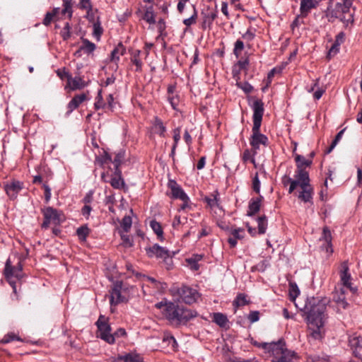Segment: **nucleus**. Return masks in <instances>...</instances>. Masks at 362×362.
<instances>
[{"label":"nucleus","instance_id":"nucleus-1","mask_svg":"<svg viewBox=\"0 0 362 362\" xmlns=\"http://www.w3.org/2000/svg\"><path fill=\"white\" fill-rule=\"evenodd\" d=\"M328 300L325 298L317 300L312 298L306 302L304 310L307 314V320L310 335L317 339L322 337L321 328L323 327L326 320V305Z\"/></svg>","mask_w":362,"mask_h":362},{"label":"nucleus","instance_id":"nucleus-2","mask_svg":"<svg viewBox=\"0 0 362 362\" xmlns=\"http://www.w3.org/2000/svg\"><path fill=\"white\" fill-rule=\"evenodd\" d=\"M160 309H162L163 317L170 325L175 327L187 325L189 321L198 315L196 310L180 306L175 303L168 301L165 298L160 301Z\"/></svg>","mask_w":362,"mask_h":362},{"label":"nucleus","instance_id":"nucleus-3","mask_svg":"<svg viewBox=\"0 0 362 362\" xmlns=\"http://www.w3.org/2000/svg\"><path fill=\"white\" fill-rule=\"evenodd\" d=\"M354 0H329L327 8L323 11L325 18L329 23L337 20L345 27L354 23V13L351 11Z\"/></svg>","mask_w":362,"mask_h":362},{"label":"nucleus","instance_id":"nucleus-4","mask_svg":"<svg viewBox=\"0 0 362 362\" xmlns=\"http://www.w3.org/2000/svg\"><path fill=\"white\" fill-rule=\"evenodd\" d=\"M252 109L253 110V127L250 144L252 149L255 150V153H257V150L259 148L260 144L267 146L268 141V138L264 134L260 133V127L264 112V103L262 100H255L252 105Z\"/></svg>","mask_w":362,"mask_h":362},{"label":"nucleus","instance_id":"nucleus-5","mask_svg":"<svg viewBox=\"0 0 362 362\" xmlns=\"http://www.w3.org/2000/svg\"><path fill=\"white\" fill-rule=\"evenodd\" d=\"M262 347L270 353L272 362H299L297 354L287 349L285 342L282 340L273 343H264Z\"/></svg>","mask_w":362,"mask_h":362},{"label":"nucleus","instance_id":"nucleus-6","mask_svg":"<svg viewBox=\"0 0 362 362\" xmlns=\"http://www.w3.org/2000/svg\"><path fill=\"white\" fill-rule=\"evenodd\" d=\"M44 221L41 225L42 229H47L50 224L59 226L64 220L63 214L52 206H47L42 210Z\"/></svg>","mask_w":362,"mask_h":362},{"label":"nucleus","instance_id":"nucleus-7","mask_svg":"<svg viewBox=\"0 0 362 362\" xmlns=\"http://www.w3.org/2000/svg\"><path fill=\"white\" fill-rule=\"evenodd\" d=\"M22 270L23 265H20V269H17V267L12 266L10 258L7 259L4 269V276L8 283L12 287L13 292L15 294L17 293V289L16 281L14 280V278L18 281L21 280L23 277Z\"/></svg>","mask_w":362,"mask_h":362},{"label":"nucleus","instance_id":"nucleus-8","mask_svg":"<svg viewBox=\"0 0 362 362\" xmlns=\"http://www.w3.org/2000/svg\"><path fill=\"white\" fill-rule=\"evenodd\" d=\"M98 327V337L109 344L115 343V337L111 334V327L107 323V319L100 315L96 322Z\"/></svg>","mask_w":362,"mask_h":362},{"label":"nucleus","instance_id":"nucleus-9","mask_svg":"<svg viewBox=\"0 0 362 362\" xmlns=\"http://www.w3.org/2000/svg\"><path fill=\"white\" fill-rule=\"evenodd\" d=\"M179 300L186 304L195 303L199 298V293L194 288L187 286H182L177 289Z\"/></svg>","mask_w":362,"mask_h":362},{"label":"nucleus","instance_id":"nucleus-10","mask_svg":"<svg viewBox=\"0 0 362 362\" xmlns=\"http://www.w3.org/2000/svg\"><path fill=\"white\" fill-rule=\"evenodd\" d=\"M4 189L9 199L15 200L18 193L23 189V182L11 180L4 183Z\"/></svg>","mask_w":362,"mask_h":362},{"label":"nucleus","instance_id":"nucleus-11","mask_svg":"<svg viewBox=\"0 0 362 362\" xmlns=\"http://www.w3.org/2000/svg\"><path fill=\"white\" fill-rule=\"evenodd\" d=\"M348 262L344 261L341 262L339 267L340 279L342 282L344 288L349 289L352 293H356L357 291L356 287H353L351 283V274L349 273Z\"/></svg>","mask_w":362,"mask_h":362},{"label":"nucleus","instance_id":"nucleus-12","mask_svg":"<svg viewBox=\"0 0 362 362\" xmlns=\"http://www.w3.org/2000/svg\"><path fill=\"white\" fill-rule=\"evenodd\" d=\"M162 351L166 354L175 352L177 349V343L175 337L169 332H165L162 337Z\"/></svg>","mask_w":362,"mask_h":362},{"label":"nucleus","instance_id":"nucleus-13","mask_svg":"<svg viewBox=\"0 0 362 362\" xmlns=\"http://www.w3.org/2000/svg\"><path fill=\"white\" fill-rule=\"evenodd\" d=\"M121 170L119 169L114 170L110 176L102 174V180L105 182H110L111 186L115 189H121L124 187V182L121 176Z\"/></svg>","mask_w":362,"mask_h":362},{"label":"nucleus","instance_id":"nucleus-14","mask_svg":"<svg viewBox=\"0 0 362 362\" xmlns=\"http://www.w3.org/2000/svg\"><path fill=\"white\" fill-rule=\"evenodd\" d=\"M202 22L201 24V28L203 30H211L213 24V21L217 18L218 16V11L217 8L214 11L211 10L209 8H208L206 11H203L201 13Z\"/></svg>","mask_w":362,"mask_h":362},{"label":"nucleus","instance_id":"nucleus-15","mask_svg":"<svg viewBox=\"0 0 362 362\" xmlns=\"http://www.w3.org/2000/svg\"><path fill=\"white\" fill-rule=\"evenodd\" d=\"M122 287V283L121 281H117L114 284L110 293V301L111 305H116L125 300V298L121 294Z\"/></svg>","mask_w":362,"mask_h":362},{"label":"nucleus","instance_id":"nucleus-16","mask_svg":"<svg viewBox=\"0 0 362 362\" xmlns=\"http://www.w3.org/2000/svg\"><path fill=\"white\" fill-rule=\"evenodd\" d=\"M348 289L345 288H335L332 293V300L335 302L339 308L346 309L349 303L346 300V293Z\"/></svg>","mask_w":362,"mask_h":362},{"label":"nucleus","instance_id":"nucleus-17","mask_svg":"<svg viewBox=\"0 0 362 362\" xmlns=\"http://www.w3.org/2000/svg\"><path fill=\"white\" fill-rule=\"evenodd\" d=\"M143 357L136 353L130 352L124 355H119L117 357L110 358V362H143Z\"/></svg>","mask_w":362,"mask_h":362},{"label":"nucleus","instance_id":"nucleus-18","mask_svg":"<svg viewBox=\"0 0 362 362\" xmlns=\"http://www.w3.org/2000/svg\"><path fill=\"white\" fill-rule=\"evenodd\" d=\"M177 252H170L165 247H162L160 246V259H163V263L165 266V268L167 270H171L173 268V257Z\"/></svg>","mask_w":362,"mask_h":362},{"label":"nucleus","instance_id":"nucleus-19","mask_svg":"<svg viewBox=\"0 0 362 362\" xmlns=\"http://www.w3.org/2000/svg\"><path fill=\"white\" fill-rule=\"evenodd\" d=\"M294 177L293 181L297 182L300 187L310 185L309 173L305 169L300 166L298 168H296Z\"/></svg>","mask_w":362,"mask_h":362},{"label":"nucleus","instance_id":"nucleus-20","mask_svg":"<svg viewBox=\"0 0 362 362\" xmlns=\"http://www.w3.org/2000/svg\"><path fill=\"white\" fill-rule=\"evenodd\" d=\"M168 187L170 191L171 197L173 199H180L187 195L182 189V188L174 180L169 179L168 182Z\"/></svg>","mask_w":362,"mask_h":362},{"label":"nucleus","instance_id":"nucleus-21","mask_svg":"<svg viewBox=\"0 0 362 362\" xmlns=\"http://www.w3.org/2000/svg\"><path fill=\"white\" fill-rule=\"evenodd\" d=\"M168 187L170 191L171 197L173 199H180L187 195L182 189V188L174 180L169 179L168 182Z\"/></svg>","mask_w":362,"mask_h":362},{"label":"nucleus","instance_id":"nucleus-22","mask_svg":"<svg viewBox=\"0 0 362 362\" xmlns=\"http://www.w3.org/2000/svg\"><path fill=\"white\" fill-rule=\"evenodd\" d=\"M67 80V85L71 90H81L87 86V83L81 77H72L68 72H64Z\"/></svg>","mask_w":362,"mask_h":362},{"label":"nucleus","instance_id":"nucleus-23","mask_svg":"<svg viewBox=\"0 0 362 362\" xmlns=\"http://www.w3.org/2000/svg\"><path fill=\"white\" fill-rule=\"evenodd\" d=\"M301 191L300 192L298 197L303 202H309L313 204V196L314 194L313 187L310 185H305L300 187Z\"/></svg>","mask_w":362,"mask_h":362},{"label":"nucleus","instance_id":"nucleus-24","mask_svg":"<svg viewBox=\"0 0 362 362\" xmlns=\"http://www.w3.org/2000/svg\"><path fill=\"white\" fill-rule=\"evenodd\" d=\"M264 197L259 195L256 198H252L250 199L248 206V211L247 213V216H252L259 211L261 203Z\"/></svg>","mask_w":362,"mask_h":362},{"label":"nucleus","instance_id":"nucleus-25","mask_svg":"<svg viewBox=\"0 0 362 362\" xmlns=\"http://www.w3.org/2000/svg\"><path fill=\"white\" fill-rule=\"evenodd\" d=\"M321 239L324 240V243L321 246L322 248L325 249L327 253L332 254L333 252L332 248V235L327 227H324Z\"/></svg>","mask_w":362,"mask_h":362},{"label":"nucleus","instance_id":"nucleus-26","mask_svg":"<svg viewBox=\"0 0 362 362\" xmlns=\"http://www.w3.org/2000/svg\"><path fill=\"white\" fill-rule=\"evenodd\" d=\"M317 4L316 0H301L300 13L303 16H308L311 9L316 8Z\"/></svg>","mask_w":362,"mask_h":362},{"label":"nucleus","instance_id":"nucleus-27","mask_svg":"<svg viewBox=\"0 0 362 362\" xmlns=\"http://www.w3.org/2000/svg\"><path fill=\"white\" fill-rule=\"evenodd\" d=\"M125 53L126 48L122 43H119L111 52L110 61L115 64L116 68L118 67V62L119 61L120 57L123 56Z\"/></svg>","mask_w":362,"mask_h":362},{"label":"nucleus","instance_id":"nucleus-28","mask_svg":"<svg viewBox=\"0 0 362 362\" xmlns=\"http://www.w3.org/2000/svg\"><path fill=\"white\" fill-rule=\"evenodd\" d=\"M87 100V95L81 93L76 95L69 103L67 105L68 112H71L74 110L76 109L83 101Z\"/></svg>","mask_w":362,"mask_h":362},{"label":"nucleus","instance_id":"nucleus-29","mask_svg":"<svg viewBox=\"0 0 362 362\" xmlns=\"http://www.w3.org/2000/svg\"><path fill=\"white\" fill-rule=\"evenodd\" d=\"M60 13V8H54L52 11H47L42 20V24L45 26H49L52 22L58 18Z\"/></svg>","mask_w":362,"mask_h":362},{"label":"nucleus","instance_id":"nucleus-30","mask_svg":"<svg viewBox=\"0 0 362 362\" xmlns=\"http://www.w3.org/2000/svg\"><path fill=\"white\" fill-rule=\"evenodd\" d=\"M158 5L156 4L154 5H150L146 6L144 19L149 24H155L156 23V12L154 7L157 8Z\"/></svg>","mask_w":362,"mask_h":362},{"label":"nucleus","instance_id":"nucleus-31","mask_svg":"<svg viewBox=\"0 0 362 362\" xmlns=\"http://www.w3.org/2000/svg\"><path fill=\"white\" fill-rule=\"evenodd\" d=\"M86 11V14L85 18L91 23H96L97 21H100V16L98 15V9L96 8H93V6L84 9Z\"/></svg>","mask_w":362,"mask_h":362},{"label":"nucleus","instance_id":"nucleus-32","mask_svg":"<svg viewBox=\"0 0 362 362\" xmlns=\"http://www.w3.org/2000/svg\"><path fill=\"white\" fill-rule=\"evenodd\" d=\"M131 62L136 66V71H140L141 70L142 61L140 50L135 49L132 51L131 54Z\"/></svg>","mask_w":362,"mask_h":362},{"label":"nucleus","instance_id":"nucleus-33","mask_svg":"<svg viewBox=\"0 0 362 362\" xmlns=\"http://www.w3.org/2000/svg\"><path fill=\"white\" fill-rule=\"evenodd\" d=\"M213 322L216 323L221 327H226L228 323V320L223 313H215L213 315Z\"/></svg>","mask_w":362,"mask_h":362},{"label":"nucleus","instance_id":"nucleus-34","mask_svg":"<svg viewBox=\"0 0 362 362\" xmlns=\"http://www.w3.org/2000/svg\"><path fill=\"white\" fill-rule=\"evenodd\" d=\"M218 192L215 191L209 197H205L204 201L207 204L210 208L218 207Z\"/></svg>","mask_w":362,"mask_h":362},{"label":"nucleus","instance_id":"nucleus-35","mask_svg":"<svg viewBox=\"0 0 362 362\" xmlns=\"http://www.w3.org/2000/svg\"><path fill=\"white\" fill-rule=\"evenodd\" d=\"M96 48L95 45L89 41L88 39H82V45L80 47V50L86 54L92 53Z\"/></svg>","mask_w":362,"mask_h":362},{"label":"nucleus","instance_id":"nucleus-36","mask_svg":"<svg viewBox=\"0 0 362 362\" xmlns=\"http://www.w3.org/2000/svg\"><path fill=\"white\" fill-rule=\"evenodd\" d=\"M72 0H63V9L60 11L62 15L68 14V18H71L73 14Z\"/></svg>","mask_w":362,"mask_h":362},{"label":"nucleus","instance_id":"nucleus-37","mask_svg":"<svg viewBox=\"0 0 362 362\" xmlns=\"http://www.w3.org/2000/svg\"><path fill=\"white\" fill-rule=\"evenodd\" d=\"M295 160L296 162L297 168H298V166H300L303 169H305L306 167L310 166L313 163L311 159H306L300 155H296L295 157Z\"/></svg>","mask_w":362,"mask_h":362},{"label":"nucleus","instance_id":"nucleus-38","mask_svg":"<svg viewBox=\"0 0 362 362\" xmlns=\"http://www.w3.org/2000/svg\"><path fill=\"white\" fill-rule=\"evenodd\" d=\"M125 158V151L123 150H119L117 153H115V156L114 158V160L112 161L115 165V169H119L120 165L122 163Z\"/></svg>","mask_w":362,"mask_h":362},{"label":"nucleus","instance_id":"nucleus-39","mask_svg":"<svg viewBox=\"0 0 362 362\" xmlns=\"http://www.w3.org/2000/svg\"><path fill=\"white\" fill-rule=\"evenodd\" d=\"M90 230L88 228L87 225H83L77 228L76 234L81 241H85L90 234Z\"/></svg>","mask_w":362,"mask_h":362},{"label":"nucleus","instance_id":"nucleus-40","mask_svg":"<svg viewBox=\"0 0 362 362\" xmlns=\"http://www.w3.org/2000/svg\"><path fill=\"white\" fill-rule=\"evenodd\" d=\"M175 88H176V86H175V84L174 83V84H170L168 86V89H167L168 100L174 108H175V105H176V102L175 101Z\"/></svg>","mask_w":362,"mask_h":362},{"label":"nucleus","instance_id":"nucleus-41","mask_svg":"<svg viewBox=\"0 0 362 362\" xmlns=\"http://www.w3.org/2000/svg\"><path fill=\"white\" fill-rule=\"evenodd\" d=\"M96 161L101 165H108L112 163L111 156L106 151H103V154L96 157Z\"/></svg>","mask_w":362,"mask_h":362},{"label":"nucleus","instance_id":"nucleus-42","mask_svg":"<svg viewBox=\"0 0 362 362\" xmlns=\"http://www.w3.org/2000/svg\"><path fill=\"white\" fill-rule=\"evenodd\" d=\"M13 341H23L22 339L14 332H9L4 335V337L0 340V343L8 344Z\"/></svg>","mask_w":362,"mask_h":362},{"label":"nucleus","instance_id":"nucleus-43","mask_svg":"<svg viewBox=\"0 0 362 362\" xmlns=\"http://www.w3.org/2000/svg\"><path fill=\"white\" fill-rule=\"evenodd\" d=\"M245 48V45L243 40L240 39H238L235 44H234V48H233V54L235 56V57L238 59L240 57L243 50Z\"/></svg>","mask_w":362,"mask_h":362},{"label":"nucleus","instance_id":"nucleus-44","mask_svg":"<svg viewBox=\"0 0 362 362\" xmlns=\"http://www.w3.org/2000/svg\"><path fill=\"white\" fill-rule=\"evenodd\" d=\"M258 223V233L259 234H264L266 232L267 227V219L266 216L263 215L257 218Z\"/></svg>","mask_w":362,"mask_h":362},{"label":"nucleus","instance_id":"nucleus-45","mask_svg":"<svg viewBox=\"0 0 362 362\" xmlns=\"http://www.w3.org/2000/svg\"><path fill=\"white\" fill-rule=\"evenodd\" d=\"M202 258V255H196L193 258H189L187 259V262L192 270L197 271L199 269V265L198 262L201 260Z\"/></svg>","mask_w":362,"mask_h":362},{"label":"nucleus","instance_id":"nucleus-46","mask_svg":"<svg viewBox=\"0 0 362 362\" xmlns=\"http://www.w3.org/2000/svg\"><path fill=\"white\" fill-rule=\"evenodd\" d=\"M256 153H255V150H249L245 149L243 153V161L244 163H247L248 161L255 163V158L254 156Z\"/></svg>","mask_w":362,"mask_h":362},{"label":"nucleus","instance_id":"nucleus-47","mask_svg":"<svg viewBox=\"0 0 362 362\" xmlns=\"http://www.w3.org/2000/svg\"><path fill=\"white\" fill-rule=\"evenodd\" d=\"M92 24H93V35L95 37H96L98 40H99L103 33V28L101 26V22L100 21H97L96 23H94Z\"/></svg>","mask_w":362,"mask_h":362},{"label":"nucleus","instance_id":"nucleus-48","mask_svg":"<svg viewBox=\"0 0 362 362\" xmlns=\"http://www.w3.org/2000/svg\"><path fill=\"white\" fill-rule=\"evenodd\" d=\"M132 218L129 216H125L121 222V227L124 232L127 233L132 227Z\"/></svg>","mask_w":362,"mask_h":362},{"label":"nucleus","instance_id":"nucleus-49","mask_svg":"<svg viewBox=\"0 0 362 362\" xmlns=\"http://www.w3.org/2000/svg\"><path fill=\"white\" fill-rule=\"evenodd\" d=\"M71 27L69 23H66L64 28L60 32V35L62 37V39L66 41L69 40L71 37Z\"/></svg>","mask_w":362,"mask_h":362},{"label":"nucleus","instance_id":"nucleus-50","mask_svg":"<svg viewBox=\"0 0 362 362\" xmlns=\"http://www.w3.org/2000/svg\"><path fill=\"white\" fill-rule=\"evenodd\" d=\"M300 294V291L295 283H289V296L291 300H294Z\"/></svg>","mask_w":362,"mask_h":362},{"label":"nucleus","instance_id":"nucleus-51","mask_svg":"<svg viewBox=\"0 0 362 362\" xmlns=\"http://www.w3.org/2000/svg\"><path fill=\"white\" fill-rule=\"evenodd\" d=\"M180 200L182 201L183 203L180 206L179 211H187L192 209V202L187 195L180 199Z\"/></svg>","mask_w":362,"mask_h":362},{"label":"nucleus","instance_id":"nucleus-52","mask_svg":"<svg viewBox=\"0 0 362 362\" xmlns=\"http://www.w3.org/2000/svg\"><path fill=\"white\" fill-rule=\"evenodd\" d=\"M193 14L190 18H186L183 21V23L187 26L189 27L190 25L194 24L197 21V11L195 7L193 6Z\"/></svg>","mask_w":362,"mask_h":362},{"label":"nucleus","instance_id":"nucleus-53","mask_svg":"<svg viewBox=\"0 0 362 362\" xmlns=\"http://www.w3.org/2000/svg\"><path fill=\"white\" fill-rule=\"evenodd\" d=\"M305 17L306 16H303L301 13H300V14L296 17L295 20L291 23V29L294 30L296 28H298L301 24H304L303 18Z\"/></svg>","mask_w":362,"mask_h":362},{"label":"nucleus","instance_id":"nucleus-54","mask_svg":"<svg viewBox=\"0 0 362 362\" xmlns=\"http://www.w3.org/2000/svg\"><path fill=\"white\" fill-rule=\"evenodd\" d=\"M238 86L245 93H250L253 90V87L248 82H240L237 83Z\"/></svg>","mask_w":362,"mask_h":362},{"label":"nucleus","instance_id":"nucleus-55","mask_svg":"<svg viewBox=\"0 0 362 362\" xmlns=\"http://www.w3.org/2000/svg\"><path fill=\"white\" fill-rule=\"evenodd\" d=\"M146 252L148 257H158V244L156 243L153 247H150L146 249Z\"/></svg>","mask_w":362,"mask_h":362},{"label":"nucleus","instance_id":"nucleus-56","mask_svg":"<svg viewBox=\"0 0 362 362\" xmlns=\"http://www.w3.org/2000/svg\"><path fill=\"white\" fill-rule=\"evenodd\" d=\"M252 189L257 193L259 194L260 192V181L259 180L258 173H256L252 179Z\"/></svg>","mask_w":362,"mask_h":362},{"label":"nucleus","instance_id":"nucleus-57","mask_svg":"<svg viewBox=\"0 0 362 362\" xmlns=\"http://www.w3.org/2000/svg\"><path fill=\"white\" fill-rule=\"evenodd\" d=\"M308 362H329L328 359L318 355H310L307 358Z\"/></svg>","mask_w":362,"mask_h":362},{"label":"nucleus","instance_id":"nucleus-58","mask_svg":"<svg viewBox=\"0 0 362 362\" xmlns=\"http://www.w3.org/2000/svg\"><path fill=\"white\" fill-rule=\"evenodd\" d=\"M247 303V301L246 300V297L243 294H239L236 297L234 304H235L238 307L239 306H243Z\"/></svg>","mask_w":362,"mask_h":362},{"label":"nucleus","instance_id":"nucleus-59","mask_svg":"<svg viewBox=\"0 0 362 362\" xmlns=\"http://www.w3.org/2000/svg\"><path fill=\"white\" fill-rule=\"evenodd\" d=\"M255 37V34L254 32L252 31L250 28L247 29V30L242 35V37L246 41V42H251L253 40V39Z\"/></svg>","mask_w":362,"mask_h":362},{"label":"nucleus","instance_id":"nucleus-60","mask_svg":"<svg viewBox=\"0 0 362 362\" xmlns=\"http://www.w3.org/2000/svg\"><path fill=\"white\" fill-rule=\"evenodd\" d=\"M96 102L94 104L95 108L96 110H99L100 108H103L106 104L103 103V97L101 95V90L98 92V96L96 98Z\"/></svg>","mask_w":362,"mask_h":362},{"label":"nucleus","instance_id":"nucleus-61","mask_svg":"<svg viewBox=\"0 0 362 362\" xmlns=\"http://www.w3.org/2000/svg\"><path fill=\"white\" fill-rule=\"evenodd\" d=\"M247 318L251 323L257 322L259 319V313L258 311H252L250 313Z\"/></svg>","mask_w":362,"mask_h":362},{"label":"nucleus","instance_id":"nucleus-62","mask_svg":"<svg viewBox=\"0 0 362 362\" xmlns=\"http://www.w3.org/2000/svg\"><path fill=\"white\" fill-rule=\"evenodd\" d=\"M91 6V0H79L78 7L81 10H84Z\"/></svg>","mask_w":362,"mask_h":362},{"label":"nucleus","instance_id":"nucleus-63","mask_svg":"<svg viewBox=\"0 0 362 362\" xmlns=\"http://www.w3.org/2000/svg\"><path fill=\"white\" fill-rule=\"evenodd\" d=\"M249 63V59L247 57H246L245 59H240L238 62L237 65L238 66L240 69L246 70L247 69Z\"/></svg>","mask_w":362,"mask_h":362},{"label":"nucleus","instance_id":"nucleus-64","mask_svg":"<svg viewBox=\"0 0 362 362\" xmlns=\"http://www.w3.org/2000/svg\"><path fill=\"white\" fill-rule=\"evenodd\" d=\"M121 238L122 240L123 244L126 247H132L133 245L132 240L131 238L129 237V235H125V234H122Z\"/></svg>","mask_w":362,"mask_h":362}]
</instances>
